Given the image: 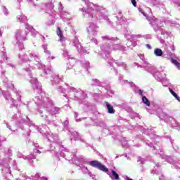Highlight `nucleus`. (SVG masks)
I'll return each instance as SVG.
<instances>
[{
    "label": "nucleus",
    "mask_w": 180,
    "mask_h": 180,
    "mask_svg": "<svg viewBox=\"0 0 180 180\" xmlns=\"http://www.w3.org/2000/svg\"><path fill=\"white\" fill-rule=\"evenodd\" d=\"M34 101L39 109L37 110L43 120L46 121L48 123L50 122L49 115H57L60 113V108L54 106L53 101L50 98L45 97L44 93H41L34 98Z\"/></svg>",
    "instance_id": "obj_1"
},
{
    "label": "nucleus",
    "mask_w": 180,
    "mask_h": 180,
    "mask_svg": "<svg viewBox=\"0 0 180 180\" xmlns=\"http://www.w3.org/2000/svg\"><path fill=\"white\" fill-rule=\"evenodd\" d=\"M84 2L86 8L85 7L79 8V11L82 12L84 18L89 19V20H98L101 19H105V20H109L106 13V10L100 6L95 5L91 2L89 0H82Z\"/></svg>",
    "instance_id": "obj_2"
},
{
    "label": "nucleus",
    "mask_w": 180,
    "mask_h": 180,
    "mask_svg": "<svg viewBox=\"0 0 180 180\" xmlns=\"http://www.w3.org/2000/svg\"><path fill=\"white\" fill-rule=\"evenodd\" d=\"M46 138L48 141H51L50 150L53 151V154L56 157H63V158H65V160H70L68 158H66L68 152L67 151V149L64 148V146L61 145V142L57 134H53V133L49 132L46 134Z\"/></svg>",
    "instance_id": "obj_3"
},
{
    "label": "nucleus",
    "mask_w": 180,
    "mask_h": 180,
    "mask_svg": "<svg viewBox=\"0 0 180 180\" xmlns=\"http://www.w3.org/2000/svg\"><path fill=\"white\" fill-rule=\"evenodd\" d=\"M110 51H112V48H110V46L109 44H105L101 46V51H98V54H100V56H101L104 60H107L108 64H110V65L114 68L115 72H117V70L115 69V65H117V67H122V68H126V63L119 60H115L113 58H112V57H110Z\"/></svg>",
    "instance_id": "obj_4"
},
{
    "label": "nucleus",
    "mask_w": 180,
    "mask_h": 180,
    "mask_svg": "<svg viewBox=\"0 0 180 180\" xmlns=\"http://www.w3.org/2000/svg\"><path fill=\"white\" fill-rule=\"evenodd\" d=\"M28 57H30V58H33L34 63H31L30 65H29L25 68V71H27V72H30L32 70H36V68H37L38 70H42V71H44V75H47V70H46V65L41 64V60H40L37 54L33 52H30L28 53Z\"/></svg>",
    "instance_id": "obj_5"
},
{
    "label": "nucleus",
    "mask_w": 180,
    "mask_h": 180,
    "mask_svg": "<svg viewBox=\"0 0 180 180\" xmlns=\"http://www.w3.org/2000/svg\"><path fill=\"white\" fill-rule=\"evenodd\" d=\"M86 164H88V165H90L91 167H93L94 168H96L97 169L102 171L103 172H105L112 180L120 179L119 174L115 170H111V172L109 171V169H108V167H105L103 164L98 160H94L90 162H87Z\"/></svg>",
    "instance_id": "obj_6"
},
{
    "label": "nucleus",
    "mask_w": 180,
    "mask_h": 180,
    "mask_svg": "<svg viewBox=\"0 0 180 180\" xmlns=\"http://www.w3.org/2000/svg\"><path fill=\"white\" fill-rule=\"evenodd\" d=\"M150 25L153 26L155 32H160L164 39H168V37L172 36L171 32H167L164 30V25H167V21H159L158 19L153 18L150 20Z\"/></svg>",
    "instance_id": "obj_7"
},
{
    "label": "nucleus",
    "mask_w": 180,
    "mask_h": 180,
    "mask_svg": "<svg viewBox=\"0 0 180 180\" xmlns=\"http://www.w3.org/2000/svg\"><path fill=\"white\" fill-rule=\"evenodd\" d=\"M27 34H29V32L26 30H16L15 43L18 46L20 50H23L25 49L23 41L27 40Z\"/></svg>",
    "instance_id": "obj_8"
},
{
    "label": "nucleus",
    "mask_w": 180,
    "mask_h": 180,
    "mask_svg": "<svg viewBox=\"0 0 180 180\" xmlns=\"http://www.w3.org/2000/svg\"><path fill=\"white\" fill-rule=\"evenodd\" d=\"M146 139L145 140V143L146 144H147V146H148L149 147H153V150H156V151H158V153L162 152L161 146L157 144V143H158V140H160L157 135L154 134H148V135H146ZM153 143H156L155 146H153Z\"/></svg>",
    "instance_id": "obj_9"
},
{
    "label": "nucleus",
    "mask_w": 180,
    "mask_h": 180,
    "mask_svg": "<svg viewBox=\"0 0 180 180\" xmlns=\"http://www.w3.org/2000/svg\"><path fill=\"white\" fill-rule=\"evenodd\" d=\"M65 85L67 91L69 92L68 98L72 99V95L74 98H77V99H85V98H86V94L81 89H77L67 84H65Z\"/></svg>",
    "instance_id": "obj_10"
},
{
    "label": "nucleus",
    "mask_w": 180,
    "mask_h": 180,
    "mask_svg": "<svg viewBox=\"0 0 180 180\" xmlns=\"http://www.w3.org/2000/svg\"><path fill=\"white\" fill-rule=\"evenodd\" d=\"M144 67L146 68V70L148 71V72H150V74H152L155 79H156V81H158V82H161V81L164 79V78L161 75V73L160 72H155V68H154V66H153L151 64L146 63V65Z\"/></svg>",
    "instance_id": "obj_11"
},
{
    "label": "nucleus",
    "mask_w": 180,
    "mask_h": 180,
    "mask_svg": "<svg viewBox=\"0 0 180 180\" xmlns=\"http://www.w3.org/2000/svg\"><path fill=\"white\" fill-rule=\"evenodd\" d=\"M159 117L161 120H164V122L171 124L172 127H178V126H179L176 120L174 119L172 117H169V115L165 112H161Z\"/></svg>",
    "instance_id": "obj_12"
},
{
    "label": "nucleus",
    "mask_w": 180,
    "mask_h": 180,
    "mask_svg": "<svg viewBox=\"0 0 180 180\" xmlns=\"http://www.w3.org/2000/svg\"><path fill=\"white\" fill-rule=\"evenodd\" d=\"M163 58H167V60H171V62L176 67L177 70H180V63L178 62V60L173 59L174 58V54L171 52H167L166 53H164Z\"/></svg>",
    "instance_id": "obj_13"
},
{
    "label": "nucleus",
    "mask_w": 180,
    "mask_h": 180,
    "mask_svg": "<svg viewBox=\"0 0 180 180\" xmlns=\"http://www.w3.org/2000/svg\"><path fill=\"white\" fill-rule=\"evenodd\" d=\"M73 44L75 47H76L77 51L80 53V54H88V51H86L84 49V47H82L81 43H79V40L77 37H75L73 39Z\"/></svg>",
    "instance_id": "obj_14"
},
{
    "label": "nucleus",
    "mask_w": 180,
    "mask_h": 180,
    "mask_svg": "<svg viewBox=\"0 0 180 180\" xmlns=\"http://www.w3.org/2000/svg\"><path fill=\"white\" fill-rule=\"evenodd\" d=\"M99 27H98L94 22H89V27H87V32L90 36H96L98 34V30Z\"/></svg>",
    "instance_id": "obj_15"
},
{
    "label": "nucleus",
    "mask_w": 180,
    "mask_h": 180,
    "mask_svg": "<svg viewBox=\"0 0 180 180\" xmlns=\"http://www.w3.org/2000/svg\"><path fill=\"white\" fill-rule=\"evenodd\" d=\"M45 12L46 13H48L50 16H52V18H56V11H54V4L53 3H48L45 6Z\"/></svg>",
    "instance_id": "obj_16"
},
{
    "label": "nucleus",
    "mask_w": 180,
    "mask_h": 180,
    "mask_svg": "<svg viewBox=\"0 0 180 180\" xmlns=\"http://www.w3.org/2000/svg\"><path fill=\"white\" fill-rule=\"evenodd\" d=\"M29 81L32 84L33 89H41V84H40V83L37 80V78L34 77L32 75H30Z\"/></svg>",
    "instance_id": "obj_17"
},
{
    "label": "nucleus",
    "mask_w": 180,
    "mask_h": 180,
    "mask_svg": "<svg viewBox=\"0 0 180 180\" xmlns=\"http://www.w3.org/2000/svg\"><path fill=\"white\" fill-rule=\"evenodd\" d=\"M47 70L49 71V74L50 75H52V79H51V81L52 82V85H54L55 84H58V82L63 81V77H60V76L53 73V71H51V68H49Z\"/></svg>",
    "instance_id": "obj_18"
},
{
    "label": "nucleus",
    "mask_w": 180,
    "mask_h": 180,
    "mask_svg": "<svg viewBox=\"0 0 180 180\" xmlns=\"http://www.w3.org/2000/svg\"><path fill=\"white\" fill-rule=\"evenodd\" d=\"M3 168L2 172L3 174H7L8 176H12L11 174V167H9V163L6 160H4L2 162Z\"/></svg>",
    "instance_id": "obj_19"
},
{
    "label": "nucleus",
    "mask_w": 180,
    "mask_h": 180,
    "mask_svg": "<svg viewBox=\"0 0 180 180\" xmlns=\"http://www.w3.org/2000/svg\"><path fill=\"white\" fill-rule=\"evenodd\" d=\"M115 20L116 21L117 26H119V25H123L127 22L126 18L122 15V13H119L118 15L115 17Z\"/></svg>",
    "instance_id": "obj_20"
},
{
    "label": "nucleus",
    "mask_w": 180,
    "mask_h": 180,
    "mask_svg": "<svg viewBox=\"0 0 180 180\" xmlns=\"http://www.w3.org/2000/svg\"><path fill=\"white\" fill-rule=\"evenodd\" d=\"M72 162H73V164H75V165L81 167L82 164L85 163V160L82 156H79V157L76 156L72 159Z\"/></svg>",
    "instance_id": "obj_21"
},
{
    "label": "nucleus",
    "mask_w": 180,
    "mask_h": 180,
    "mask_svg": "<svg viewBox=\"0 0 180 180\" xmlns=\"http://www.w3.org/2000/svg\"><path fill=\"white\" fill-rule=\"evenodd\" d=\"M0 94L4 95V97L6 101H9L10 99V103H13L11 105L12 107L16 106V104H15V100L11 97V94L8 91H0Z\"/></svg>",
    "instance_id": "obj_22"
},
{
    "label": "nucleus",
    "mask_w": 180,
    "mask_h": 180,
    "mask_svg": "<svg viewBox=\"0 0 180 180\" xmlns=\"http://www.w3.org/2000/svg\"><path fill=\"white\" fill-rule=\"evenodd\" d=\"M17 157L18 158H22L23 160H28V161H31L32 160H34L36 158V155H30L28 156H25L21 153H18Z\"/></svg>",
    "instance_id": "obj_23"
},
{
    "label": "nucleus",
    "mask_w": 180,
    "mask_h": 180,
    "mask_svg": "<svg viewBox=\"0 0 180 180\" xmlns=\"http://www.w3.org/2000/svg\"><path fill=\"white\" fill-rule=\"evenodd\" d=\"M69 133H70L72 136L71 141L74 140V141H77L78 140H81V135L77 131H73L72 129L71 131H69Z\"/></svg>",
    "instance_id": "obj_24"
},
{
    "label": "nucleus",
    "mask_w": 180,
    "mask_h": 180,
    "mask_svg": "<svg viewBox=\"0 0 180 180\" xmlns=\"http://www.w3.org/2000/svg\"><path fill=\"white\" fill-rule=\"evenodd\" d=\"M25 30H27L28 32H31V34L34 37H36L38 34L37 31H36L32 26H30L28 24L25 25Z\"/></svg>",
    "instance_id": "obj_25"
},
{
    "label": "nucleus",
    "mask_w": 180,
    "mask_h": 180,
    "mask_svg": "<svg viewBox=\"0 0 180 180\" xmlns=\"http://www.w3.org/2000/svg\"><path fill=\"white\" fill-rule=\"evenodd\" d=\"M161 158H162V160H165V161H167V162H169V164H175V161H174V159L169 156H167V155H164V154H160L159 153Z\"/></svg>",
    "instance_id": "obj_26"
},
{
    "label": "nucleus",
    "mask_w": 180,
    "mask_h": 180,
    "mask_svg": "<svg viewBox=\"0 0 180 180\" xmlns=\"http://www.w3.org/2000/svg\"><path fill=\"white\" fill-rule=\"evenodd\" d=\"M22 179L21 180H37L39 178H40V173H36L34 176H22ZM19 180V179H17Z\"/></svg>",
    "instance_id": "obj_27"
},
{
    "label": "nucleus",
    "mask_w": 180,
    "mask_h": 180,
    "mask_svg": "<svg viewBox=\"0 0 180 180\" xmlns=\"http://www.w3.org/2000/svg\"><path fill=\"white\" fill-rule=\"evenodd\" d=\"M91 85L93 86H102L103 88L105 87V84L101 82L99 80L96 79H93L91 80Z\"/></svg>",
    "instance_id": "obj_28"
},
{
    "label": "nucleus",
    "mask_w": 180,
    "mask_h": 180,
    "mask_svg": "<svg viewBox=\"0 0 180 180\" xmlns=\"http://www.w3.org/2000/svg\"><path fill=\"white\" fill-rule=\"evenodd\" d=\"M112 49L114 51H117V50H120V51H126V47H124L122 45L115 44V45L112 46Z\"/></svg>",
    "instance_id": "obj_29"
},
{
    "label": "nucleus",
    "mask_w": 180,
    "mask_h": 180,
    "mask_svg": "<svg viewBox=\"0 0 180 180\" xmlns=\"http://www.w3.org/2000/svg\"><path fill=\"white\" fill-rule=\"evenodd\" d=\"M17 20L20 23H25V26L27 25V23H26V22H27V18L23 15H18Z\"/></svg>",
    "instance_id": "obj_30"
},
{
    "label": "nucleus",
    "mask_w": 180,
    "mask_h": 180,
    "mask_svg": "<svg viewBox=\"0 0 180 180\" xmlns=\"http://www.w3.org/2000/svg\"><path fill=\"white\" fill-rule=\"evenodd\" d=\"M56 33L59 37L60 41L64 43V41H65V37L63 36V32L61 31V29H60V27H58Z\"/></svg>",
    "instance_id": "obj_31"
},
{
    "label": "nucleus",
    "mask_w": 180,
    "mask_h": 180,
    "mask_svg": "<svg viewBox=\"0 0 180 180\" xmlns=\"http://www.w3.org/2000/svg\"><path fill=\"white\" fill-rule=\"evenodd\" d=\"M60 18L63 22H67L70 19V14L65 11H62L60 13Z\"/></svg>",
    "instance_id": "obj_32"
},
{
    "label": "nucleus",
    "mask_w": 180,
    "mask_h": 180,
    "mask_svg": "<svg viewBox=\"0 0 180 180\" xmlns=\"http://www.w3.org/2000/svg\"><path fill=\"white\" fill-rule=\"evenodd\" d=\"M105 106L107 108L108 113L113 115L115 113V109H113V105H110L108 102H105Z\"/></svg>",
    "instance_id": "obj_33"
},
{
    "label": "nucleus",
    "mask_w": 180,
    "mask_h": 180,
    "mask_svg": "<svg viewBox=\"0 0 180 180\" xmlns=\"http://www.w3.org/2000/svg\"><path fill=\"white\" fill-rule=\"evenodd\" d=\"M154 54L156 56V57H162V56H164V52H162L161 49H155L154 50Z\"/></svg>",
    "instance_id": "obj_34"
},
{
    "label": "nucleus",
    "mask_w": 180,
    "mask_h": 180,
    "mask_svg": "<svg viewBox=\"0 0 180 180\" xmlns=\"http://www.w3.org/2000/svg\"><path fill=\"white\" fill-rule=\"evenodd\" d=\"M45 55H46V60L49 62H50V61H51V60H54V58H56V57L51 56V52L50 51L47 53H45Z\"/></svg>",
    "instance_id": "obj_35"
},
{
    "label": "nucleus",
    "mask_w": 180,
    "mask_h": 180,
    "mask_svg": "<svg viewBox=\"0 0 180 180\" xmlns=\"http://www.w3.org/2000/svg\"><path fill=\"white\" fill-rule=\"evenodd\" d=\"M125 37L127 40L133 41L135 39H137V37H140V35H126Z\"/></svg>",
    "instance_id": "obj_36"
},
{
    "label": "nucleus",
    "mask_w": 180,
    "mask_h": 180,
    "mask_svg": "<svg viewBox=\"0 0 180 180\" xmlns=\"http://www.w3.org/2000/svg\"><path fill=\"white\" fill-rule=\"evenodd\" d=\"M169 91L170 94H172V96L176 99V101L180 102V97L178 96V94H176V93H175V91H174V90H172L171 88H169Z\"/></svg>",
    "instance_id": "obj_37"
},
{
    "label": "nucleus",
    "mask_w": 180,
    "mask_h": 180,
    "mask_svg": "<svg viewBox=\"0 0 180 180\" xmlns=\"http://www.w3.org/2000/svg\"><path fill=\"white\" fill-rule=\"evenodd\" d=\"M68 124H69V122H68V120H67L63 122V127H64L63 130H65H65H67V131L70 132L72 129H70V128L68 127Z\"/></svg>",
    "instance_id": "obj_38"
},
{
    "label": "nucleus",
    "mask_w": 180,
    "mask_h": 180,
    "mask_svg": "<svg viewBox=\"0 0 180 180\" xmlns=\"http://www.w3.org/2000/svg\"><path fill=\"white\" fill-rule=\"evenodd\" d=\"M103 40H108L110 41H116L117 40H119V39L117 37H111L109 38L108 37L105 36V37H102Z\"/></svg>",
    "instance_id": "obj_39"
},
{
    "label": "nucleus",
    "mask_w": 180,
    "mask_h": 180,
    "mask_svg": "<svg viewBox=\"0 0 180 180\" xmlns=\"http://www.w3.org/2000/svg\"><path fill=\"white\" fill-rule=\"evenodd\" d=\"M2 56L0 58V64H2L4 61H8V56H6V53L5 52H3Z\"/></svg>",
    "instance_id": "obj_40"
},
{
    "label": "nucleus",
    "mask_w": 180,
    "mask_h": 180,
    "mask_svg": "<svg viewBox=\"0 0 180 180\" xmlns=\"http://www.w3.org/2000/svg\"><path fill=\"white\" fill-rule=\"evenodd\" d=\"M120 85H122V86H126V85H129L130 86H133L134 84L129 82V81L127 80H124L121 82Z\"/></svg>",
    "instance_id": "obj_41"
},
{
    "label": "nucleus",
    "mask_w": 180,
    "mask_h": 180,
    "mask_svg": "<svg viewBox=\"0 0 180 180\" xmlns=\"http://www.w3.org/2000/svg\"><path fill=\"white\" fill-rule=\"evenodd\" d=\"M19 58L20 60H22V61H26L27 63V61H29V57H27V55H19Z\"/></svg>",
    "instance_id": "obj_42"
},
{
    "label": "nucleus",
    "mask_w": 180,
    "mask_h": 180,
    "mask_svg": "<svg viewBox=\"0 0 180 180\" xmlns=\"http://www.w3.org/2000/svg\"><path fill=\"white\" fill-rule=\"evenodd\" d=\"M13 91L16 94V96H17L18 101L19 102H22V99H21L22 96H20V91H18V90L16 89H15Z\"/></svg>",
    "instance_id": "obj_43"
},
{
    "label": "nucleus",
    "mask_w": 180,
    "mask_h": 180,
    "mask_svg": "<svg viewBox=\"0 0 180 180\" xmlns=\"http://www.w3.org/2000/svg\"><path fill=\"white\" fill-rule=\"evenodd\" d=\"M142 102L146 105V106H150V101L146 96H142Z\"/></svg>",
    "instance_id": "obj_44"
},
{
    "label": "nucleus",
    "mask_w": 180,
    "mask_h": 180,
    "mask_svg": "<svg viewBox=\"0 0 180 180\" xmlns=\"http://www.w3.org/2000/svg\"><path fill=\"white\" fill-rule=\"evenodd\" d=\"M47 129H49L48 127H47V126L46 125H42V127H38V131H39L40 133H44V130H46V131H47Z\"/></svg>",
    "instance_id": "obj_45"
},
{
    "label": "nucleus",
    "mask_w": 180,
    "mask_h": 180,
    "mask_svg": "<svg viewBox=\"0 0 180 180\" xmlns=\"http://www.w3.org/2000/svg\"><path fill=\"white\" fill-rule=\"evenodd\" d=\"M79 167L81 168L83 174H88V172H89L88 167H86L85 166H82V165L81 166H79Z\"/></svg>",
    "instance_id": "obj_46"
},
{
    "label": "nucleus",
    "mask_w": 180,
    "mask_h": 180,
    "mask_svg": "<svg viewBox=\"0 0 180 180\" xmlns=\"http://www.w3.org/2000/svg\"><path fill=\"white\" fill-rule=\"evenodd\" d=\"M34 147L35 148L34 149V154H41V152L39 150V149H37V148L39 147V144L34 143Z\"/></svg>",
    "instance_id": "obj_47"
},
{
    "label": "nucleus",
    "mask_w": 180,
    "mask_h": 180,
    "mask_svg": "<svg viewBox=\"0 0 180 180\" xmlns=\"http://www.w3.org/2000/svg\"><path fill=\"white\" fill-rule=\"evenodd\" d=\"M58 91H59V92H62V94H65L66 89L63 88V86H58Z\"/></svg>",
    "instance_id": "obj_48"
},
{
    "label": "nucleus",
    "mask_w": 180,
    "mask_h": 180,
    "mask_svg": "<svg viewBox=\"0 0 180 180\" xmlns=\"http://www.w3.org/2000/svg\"><path fill=\"white\" fill-rule=\"evenodd\" d=\"M1 78L4 79V82H8V78L5 77V71L1 72Z\"/></svg>",
    "instance_id": "obj_49"
},
{
    "label": "nucleus",
    "mask_w": 180,
    "mask_h": 180,
    "mask_svg": "<svg viewBox=\"0 0 180 180\" xmlns=\"http://www.w3.org/2000/svg\"><path fill=\"white\" fill-rule=\"evenodd\" d=\"M137 162H141V164H144V162H146V159L142 158L141 157H138Z\"/></svg>",
    "instance_id": "obj_50"
},
{
    "label": "nucleus",
    "mask_w": 180,
    "mask_h": 180,
    "mask_svg": "<svg viewBox=\"0 0 180 180\" xmlns=\"http://www.w3.org/2000/svg\"><path fill=\"white\" fill-rule=\"evenodd\" d=\"M82 67H84V68H86V70H88V68L89 67V62L85 61L84 63H83Z\"/></svg>",
    "instance_id": "obj_51"
},
{
    "label": "nucleus",
    "mask_w": 180,
    "mask_h": 180,
    "mask_svg": "<svg viewBox=\"0 0 180 180\" xmlns=\"http://www.w3.org/2000/svg\"><path fill=\"white\" fill-rule=\"evenodd\" d=\"M139 12L142 13V15H143V16H145V18H146V19H148V20H150V19H148V17L147 16V14L143 11V9L139 8Z\"/></svg>",
    "instance_id": "obj_52"
},
{
    "label": "nucleus",
    "mask_w": 180,
    "mask_h": 180,
    "mask_svg": "<svg viewBox=\"0 0 180 180\" xmlns=\"http://www.w3.org/2000/svg\"><path fill=\"white\" fill-rule=\"evenodd\" d=\"M3 12L4 15H6V16H8V15H9V11H8V8H6V6L3 7Z\"/></svg>",
    "instance_id": "obj_53"
},
{
    "label": "nucleus",
    "mask_w": 180,
    "mask_h": 180,
    "mask_svg": "<svg viewBox=\"0 0 180 180\" xmlns=\"http://www.w3.org/2000/svg\"><path fill=\"white\" fill-rule=\"evenodd\" d=\"M42 48H43V50H44L45 53H49V51H49V49L47 48V44H46L42 45Z\"/></svg>",
    "instance_id": "obj_54"
},
{
    "label": "nucleus",
    "mask_w": 180,
    "mask_h": 180,
    "mask_svg": "<svg viewBox=\"0 0 180 180\" xmlns=\"http://www.w3.org/2000/svg\"><path fill=\"white\" fill-rule=\"evenodd\" d=\"M67 65H68L67 70H70V72H75V74H78V72H77V71H75V70L72 69V66H71L70 68V66H68V65H70V64H68V63L67 64Z\"/></svg>",
    "instance_id": "obj_55"
},
{
    "label": "nucleus",
    "mask_w": 180,
    "mask_h": 180,
    "mask_svg": "<svg viewBox=\"0 0 180 180\" xmlns=\"http://www.w3.org/2000/svg\"><path fill=\"white\" fill-rule=\"evenodd\" d=\"M63 56L68 58H70V56H68V51H67V49L63 50Z\"/></svg>",
    "instance_id": "obj_56"
},
{
    "label": "nucleus",
    "mask_w": 180,
    "mask_h": 180,
    "mask_svg": "<svg viewBox=\"0 0 180 180\" xmlns=\"http://www.w3.org/2000/svg\"><path fill=\"white\" fill-rule=\"evenodd\" d=\"M58 10L63 11V4H61V2H58Z\"/></svg>",
    "instance_id": "obj_57"
},
{
    "label": "nucleus",
    "mask_w": 180,
    "mask_h": 180,
    "mask_svg": "<svg viewBox=\"0 0 180 180\" xmlns=\"http://www.w3.org/2000/svg\"><path fill=\"white\" fill-rule=\"evenodd\" d=\"M54 22V20H49L48 22H46V25H49V26H51V25H53Z\"/></svg>",
    "instance_id": "obj_58"
},
{
    "label": "nucleus",
    "mask_w": 180,
    "mask_h": 180,
    "mask_svg": "<svg viewBox=\"0 0 180 180\" xmlns=\"http://www.w3.org/2000/svg\"><path fill=\"white\" fill-rule=\"evenodd\" d=\"M118 81H119L120 84H121L122 82V81H124L123 80V75H120L119 78H118Z\"/></svg>",
    "instance_id": "obj_59"
},
{
    "label": "nucleus",
    "mask_w": 180,
    "mask_h": 180,
    "mask_svg": "<svg viewBox=\"0 0 180 180\" xmlns=\"http://www.w3.org/2000/svg\"><path fill=\"white\" fill-rule=\"evenodd\" d=\"M122 147H127V141L124 140V141H122Z\"/></svg>",
    "instance_id": "obj_60"
},
{
    "label": "nucleus",
    "mask_w": 180,
    "mask_h": 180,
    "mask_svg": "<svg viewBox=\"0 0 180 180\" xmlns=\"http://www.w3.org/2000/svg\"><path fill=\"white\" fill-rule=\"evenodd\" d=\"M163 86H168V82H164V79L161 81Z\"/></svg>",
    "instance_id": "obj_61"
},
{
    "label": "nucleus",
    "mask_w": 180,
    "mask_h": 180,
    "mask_svg": "<svg viewBox=\"0 0 180 180\" xmlns=\"http://www.w3.org/2000/svg\"><path fill=\"white\" fill-rule=\"evenodd\" d=\"M136 92V94H139V95H141V96H143V91H141V89H139Z\"/></svg>",
    "instance_id": "obj_62"
},
{
    "label": "nucleus",
    "mask_w": 180,
    "mask_h": 180,
    "mask_svg": "<svg viewBox=\"0 0 180 180\" xmlns=\"http://www.w3.org/2000/svg\"><path fill=\"white\" fill-rule=\"evenodd\" d=\"M96 126H100V127H103V126H105V123L104 122H100V123H98L96 124Z\"/></svg>",
    "instance_id": "obj_63"
},
{
    "label": "nucleus",
    "mask_w": 180,
    "mask_h": 180,
    "mask_svg": "<svg viewBox=\"0 0 180 180\" xmlns=\"http://www.w3.org/2000/svg\"><path fill=\"white\" fill-rule=\"evenodd\" d=\"M131 4L134 6H136L137 3L136 2V0H131Z\"/></svg>",
    "instance_id": "obj_64"
}]
</instances>
